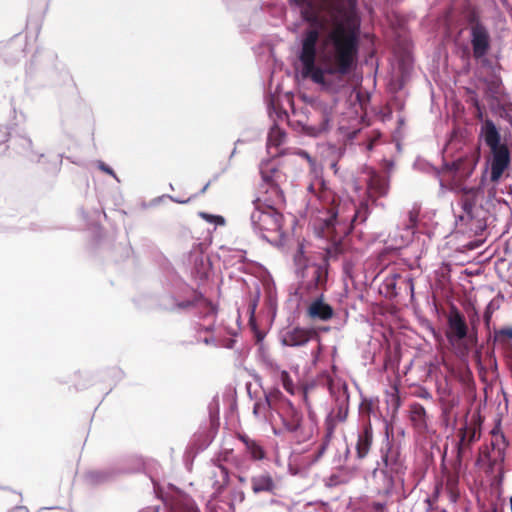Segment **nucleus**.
<instances>
[{
    "label": "nucleus",
    "instance_id": "nucleus-1",
    "mask_svg": "<svg viewBox=\"0 0 512 512\" xmlns=\"http://www.w3.org/2000/svg\"><path fill=\"white\" fill-rule=\"evenodd\" d=\"M319 32L308 28L301 35L297 58L302 75L320 86L323 91L337 93L343 78L354 69L360 50L359 28H346L338 24L328 30L322 41L321 62L316 63Z\"/></svg>",
    "mask_w": 512,
    "mask_h": 512
},
{
    "label": "nucleus",
    "instance_id": "nucleus-2",
    "mask_svg": "<svg viewBox=\"0 0 512 512\" xmlns=\"http://www.w3.org/2000/svg\"><path fill=\"white\" fill-rule=\"evenodd\" d=\"M310 197L306 207L309 223L319 237H329L340 223L364 222L369 214V201L387 194L388 182L385 178L372 173L367 186V198L359 200L357 206L352 201L335 203V195L323 180L316 178L308 187Z\"/></svg>",
    "mask_w": 512,
    "mask_h": 512
},
{
    "label": "nucleus",
    "instance_id": "nucleus-3",
    "mask_svg": "<svg viewBox=\"0 0 512 512\" xmlns=\"http://www.w3.org/2000/svg\"><path fill=\"white\" fill-rule=\"evenodd\" d=\"M260 173L266 185V192L271 197L258 199L255 209L251 213V223L255 231L260 232L262 237L269 242H277L282 237V215L277 211L276 206L283 203L282 191L278 187L280 172L272 161L262 162Z\"/></svg>",
    "mask_w": 512,
    "mask_h": 512
},
{
    "label": "nucleus",
    "instance_id": "nucleus-4",
    "mask_svg": "<svg viewBox=\"0 0 512 512\" xmlns=\"http://www.w3.org/2000/svg\"><path fill=\"white\" fill-rule=\"evenodd\" d=\"M487 56L474 58L480 64L474 71V86L483 93L493 115L506 120L512 128V114L502 101L504 87L501 76Z\"/></svg>",
    "mask_w": 512,
    "mask_h": 512
},
{
    "label": "nucleus",
    "instance_id": "nucleus-5",
    "mask_svg": "<svg viewBox=\"0 0 512 512\" xmlns=\"http://www.w3.org/2000/svg\"><path fill=\"white\" fill-rule=\"evenodd\" d=\"M268 406L275 410L283 424V430L291 433L298 441L311 439L318 432L315 414L309 410L308 417L303 418L292 402L285 398L279 390L266 395Z\"/></svg>",
    "mask_w": 512,
    "mask_h": 512
},
{
    "label": "nucleus",
    "instance_id": "nucleus-6",
    "mask_svg": "<svg viewBox=\"0 0 512 512\" xmlns=\"http://www.w3.org/2000/svg\"><path fill=\"white\" fill-rule=\"evenodd\" d=\"M413 60L409 54L403 55L399 61V69L401 77L393 88L392 96L389 101L381 106L376 112V117L379 118L382 124L388 123L393 114H396V128H402L406 123V115L404 113L405 99L403 97L402 89L405 85V79L409 76L412 70Z\"/></svg>",
    "mask_w": 512,
    "mask_h": 512
},
{
    "label": "nucleus",
    "instance_id": "nucleus-7",
    "mask_svg": "<svg viewBox=\"0 0 512 512\" xmlns=\"http://www.w3.org/2000/svg\"><path fill=\"white\" fill-rule=\"evenodd\" d=\"M479 139L491 151V180L497 182L510 164L508 139L501 135L500 130H481Z\"/></svg>",
    "mask_w": 512,
    "mask_h": 512
},
{
    "label": "nucleus",
    "instance_id": "nucleus-8",
    "mask_svg": "<svg viewBox=\"0 0 512 512\" xmlns=\"http://www.w3.org/2000/svg\"><path fill=\"white\" fill-rule=\"evenodd\" d=\"M465 23L469 32L472 57L480 58L488 55L492 48V37L480 13L476 9H469L465 14Z\"/></svg>",
    "mask_w": 512,
    "mask_h": 512
},
{
    "label": "nucleus",
    "instance_id": "nucleus-9",
    "mask_svg": "<svg viewBox=\"0 0 512 512\" xmlns=\"http://www.w3.org/2000/svg\"><path fill=\"white\" fill-rule=\"evenodd\" d=\"M382 460L384 462L385 469L381 470L379 473L375 471L374 476L383 477V484L380 487V491L385 494H389L394 487L393 474L401 473L403 468L398 448L389 447L387 452L383 455Z\"/></svg>",
    "mask_w": 512,
    "mask_h": 512
},
{
    "label": "nucleus",
    "instance_id": "nucleus-10",
    "mask_svg": "<svg viewBox=\"0 0 512 512\" xmlns=\"http://www.w3.org/2000/svg\"><path fill=\"white\" fill-rule=\"evenodd\" d=\"M314 335V332L311 330H307L304 328H294L288 332H286L282 337V343L286 346H302L306 344L311 337Z\"/></svg>",
    "mask_w": 512,
    "mask_h": 512
},
{
    "label": "nucleus",
    "instance_id": "nucleus-11",
    "mask_svg": "<svg viewBox=\"0 0 512 512\" xmlns=\"http://www.w3.org/2000/svg\"><path fill=\"white\" fill-rule=\"evenodd\" d=\"M333 313L332 307L322 298L313 300L307 309L308 316L314 320L327 321L332 318Z\"/></svg>",
    "mask_w": 512,
    "mask_h": 512
},
{
    "label": "nucleus",
    "instance_id": "nucleus-12",
    "mask_svg": "<svg viewBox=\"0 0 512 512\" xmlns=\"http://www.w3.org/2000/svg\"><path fill=\"white\" fill-rule=\"evenodd\" d=\"M251 488L255 494L262 492L274 494L277 489V483L269 473H261L251 478Z\"/></svg>",
    "mask_w": 512,
    "mask_h": 512
},
{
    "label": "nucleus",
    "instance_id": "nucleus-13",
    "mask_svg": "<svg viewBox=\"0 0 512 512\" xmlns=\"http://www.w3.org/2000/svg\"><path fill=\"white\" fill-rule=\"evenodd\" d=\"M286 141L284 130H270L267 137V151L272 157L284 153L283 145Z\"/></svg>",
    "mask_w": 512,
    "mask_h": 512
},
{
    "label": "nucleus",
    "instance_id": "nucleus-14",
    "mask_svg": "<svg viewBox=\"0 0 512 512\" xmlns=\"http://www.w3.org/2000/svg\"><path fill=\"white\" fill-rule=\"evenodd\" d=\"M467 92L472 95L470 101L471 106L473 108V114L482 123L481 128H498L497 125L491 119L488 118L485 109L479 103L476 92L470 88L467 89Z\"/></svg>",
    "mask_w": 512,
    "mask_h": 512
},
{
    "label": "nucleus",
    "instance_id": "nucleus-15",
    "mask_svg": "<svg viewBox=\"0 0 512 512\" xmlns=\"http://www.w3.org/2000/svg\"><path fill=\"white\" fill-rule=\"evenodd\" d=\"M449 328L448 338L451 343L462 340L467 335V325L459 314L450 317Z\"/></svg>",
    "mask_w": 512,
    "mask_h": 512
},
{
    "label": "nucleus",
    "instance_id": "nucleus-16",
    "mask_svg": "<svg viewBox=\"0 0 512 512\" xmlns=\"http://www.w3.org/2000/svg\"><path fill=\"white\" fill-rule=\"evenodd\" d=\"M372 443V430L369 426H366L363 433L358 437L356 450L358 458H364L367 456Z\"/></svg>",
    "mask_w": 512,
    "mask_h": 512
},
{
    "label": "nucleus",
    "instance_id": "nucleus-17",
    "mask_svg": "<svg viewBox=\"0 0 512 512\" xmlns=\"http://www.w3.org/2000/svg\"><path fill=\"white\" fill-rule=\"evenodd\" d=\"M248 453L254 460H261L264 458L263 449L253 440L242 438Z\"/></svg>",
    "mask_w": 512,
    "mask_h": 512
},
{
    "label": "nucleus",
    "instance_id": "nucleus-18",
    "mask_svg": "<svg viewBox=\"0 0 512 512\" xmlns=\"http://www.w3.org/2000/svg\"><path fill=\"white\" fill-rule=\"evenodd\" d=\"M199 216L204 219L206 222L210 224H214L215 226H223L225 225V219L220 215H213L206 212H200Z\"/></svg>",
    "mask_w": 512,
    "mask_h": 512
},
{
    "label": "nucleus",
    "instance_id": "nucleus-19",
    "mask_svg": "<svg viewBox=\"0 0 512 512\" xmlns=\"http://www.w3.org/2000/svg\"><path fill=\"white\" fill-rule=\"evenodd\" d=\"M280 380L282 382V385H283L284 389L288 393L293 394L294 393V383H293L292 379L290 378L288 372L281 371V373H280Z\"/></svg>",
    "mask_w": 512,
    "mask_h": 512
},
{
    "label": "nucleus",
    "instance_id": "nucleus-20",
    "mask_svg": "<svg viewBox=\"0 0 512 512\" xmlns=\"http://www.w3.org/2000/svg\"><path fill=\"white\" fill-rule=\"evenodd\" d=\"M22 145L23 147H25L27 149V152H26V156L31 160V161H38L39 160V157L41 156L40 154L38 153H34L30 148H31V141L29 139H22Z\"/></svg>",
    "mask_w": 512,
    "mask_h": 512
},
{
    "label": "nucleus",
    "instance_id": "nucleus-21",
    "mask_svg": "<svg viewBox=\"0 0 512 512\" xmlns=\"http://www.w3.org/2000/svg\"><path fill=\"white\" fill-rule=\"evenodd\" d=\"M296 155L299 156L300 158L306 160L310 166L311 171L315 174L317 173L316 164L307 152L301 150V151L297 152Z\"/></svg>",
    "mask_w": 512,
    "mask_h": 512
},
{
    "label": "nucleus",
    "instance_id": "nucleus-22",
    "mask_svg": "<svg viewBox=\"0 0 512 512\" xmlns=\"http://www.w3.org/2000/svg\"><path fill=\"white\" fill-rule=\"evenodd\" d=\"M97 166H98V168H99L101 171H103V172H105V173H107V174L111 175L113 178H115L117 181H119V179H118V177L116 176V174L114 173L113 169H112V168H110L109 166H107L105 163H103L102 161H98V162H97Z\"/></svg>",
    "mask_w": 512,
    "mask_h": 512
},
{
    "label": "nucleus",
    "instance_id": "nucleus-23",
    "mask_svg": "<svg viewBox=\"0 0 512 512\" xmlns=\"http://www.w3.org/2000/svg\"><path fill=\"white\" fill-rule=\"evenodd\" d=\"M291 4H295L298 7L311 6V0H291Z\"/></svg>",
    "mask_w": 512,
    "mask_h": 512
},
{
    "label": "nucleus",
    "instance_id": "nucleus-24",
    "mask_svg": "<svg viewBox=\"0 0 512 512\" xmlns=\"http://www.w3.org/2000/svg\"><path fill=\"white\" fill-rule=\"evenodd\" d=\"M409 220H410V225H408L407 228L409 230H411L416 224V215L413 212L409 213Z\"/></svg>",
    "mask_w": 512,
    "mask_h": 512
},
{
    "label": "nucleus",
    "instance_id": "nucleus-25",
    "mask_svg": "<svg viewBox=\"0 0 512 512\" xmlns=\"http://www.w3.org/2000/svg\"><path fill=\"white\" fill-rule=\"evenodd\" d=\"M414 413L417 414L418 416H422L425 414V410L421 405H417L414 407Z\"/></svg>",
    "mask_w": 512,
    "mask_h": 512
},
{
    "label": "nucleus",
    "instance_id": "nucleus-26",
    "mask_svg": "<svg viewBox=\"0 0 512 512\" xmlns=\"http://www.w3.org/2000/svg\"><path fill=\"white\" fill-rule=\"evenodd\" d=\"M502 335H505L506 337L512 339V328L503 329L501 331Z\"/></svg>",
    "mask_w": 512,
    "mask_h": 512
},
{
    "label": "nucleus",
    "instance_id": "nucleus-27",
    "mask_svg": "<svg viewBox=\"0 0 512 512\" xmlns=\"http://www.w3.org/2000/svg\"><path fill=\"white\" fill-rule=\"evenodd\" d=\"M463 208H464V210L466 211V213H467L468 215H470V213H471V209H472V205H471L470 203L465 202V203L463 204Z\"/></svg>",
    "mask_w": 512,
    "mask_h": 512
},
{
    "label": "nucleus",
    "instance_id": "nucleus-28",
    "mask_svg": "<svg viewBox=\"0 0 512 512\" xmlns=\"http://www.w3.org/2000/svg\"><path fill=\"white\" fill-rule=\"evenodd\" d=\"M457 498H458V495L453 492V491H450L449 493V499L451 502L455 503L457 501Z\"/></svg>",
    "mask_w": 512,
    "mask_h": 512
},
{
    "label": "nucleus",
    "instance_id": "nucleus-29",
    "mask_svg": "<svg viewBox=\"0 0 512 512\" xmlns=\"http://www.w3.org/2000/svg\"><path fill=\"white\" fill-rule=\"evenodd\" d=\"M272 109H273V111H274L276 114H278V111H277L276 107H274V106H273V104L271 103V104H269V105H268V112H269V115H270V116L272 115Z\"/></svg>",
    "mask_w": 512,
    "mask_h": 512
},
{
    "label": "nucleus",
    "instance_id": "nucleus-30",
    "mask_svg": "<svg viewBox=\"0 0 512 512\" xmlns=\"http://www.w3.org/2000/svg\"><path fill=\"white\" fill-rule=\"evenodd\" d=\"M49 59L54 60L55 55L52 52L47 53L46 55Z\"/></svg>",
    "mask_w": 512,
    "mask_h": 512
},
{
    "label": "nucleus",
    "instance_id": "nucleus-31",
    "mask_svg": "<svg viewBox=\"0 0 512 512\" xmlns=\"http://www.w3.org/2000/svg\"><path fill=\"white\" fill-rule=\"evenodd\" d=\"M270 128H273V129H276V128H279V124L277 122H273L272 125L270 126Z\"/></svg>",
    "mask_w": 512,
    "mask_h": 512
},
{
    "label": "nucleus",
    "instance_id": "nucleus-32",
    "mask_svg": "<svg viewBox=\"0 0 512 512\" xmlns=\"http://www.w3.org/2000/svg\"><path fill=\"white\" fill-rule=\"evenodd\" d=\"M61 75H62L64 78H66V77H68V76H69V75H68V72H67L66 70H64V69L61 71Z\"/></svg>",
    "mask_w": 512,
    "mask_h": 512
},
{
    "label": "nucleus",
    "instance_id": "nucleus-33",
    "mask_svg": "<svg viewBox=\"0 0 512 512\" xmlns=\"http://www.w3.org/2000/svg\"><path fill=\"white\" fill-rule=\"evenodd\" d=\"M188 512H199V511L194 507H190Z\"/></svg>",
    "mask_w": 512,
    "mask_h": 512
},
{
    "label": "nucleus",
    "instance_id": "nucleus-34",
    "mask_svg": "<svg viewBox=\"0 0 512 512\" xmlns=\"http://www.w3.org/2000/svg\"><path fill=\"white\" fill-rule=\"evenodd\" d=\"M464 69H465L466 71H468V70L470 69V63H469V62L466 64V66L464 67Z\"/></svg>",
    "mask_w": 512,
    "mask_h": 512
},
{
    "label": "nucleus",
    "instance_id": "nucleus-35",
    "mask_svg": "<svg viewBox=\"0 0 512 512\" xmlns=\"http://www.w3.org/2000/svg\"><path fill=\"white\" fill-rule=\"evenodd\" d=\"M173 201L175 202H178V203H185L186 201H181V200H176V199H173L172 197H170Z\"/></svg>",
    "mask_w": 512,
    "mask_h": 512
},
{
    "label": "nucleus",
    "instance_id": "nucleus-36",
    "mask_svg": "<svg viewBox=\"0 0 512 512\" xmlns=\"http://www.w3.org/2000/svg\"><path fill=\"white\" fill-rule=\"evenodd\" d=\"M37 58H38V55H34L32 62L37 61Z\"/></svg>",
    "mask_w": 512,
    "mask_h": 512
},
{
    "label": "nucleus",
    "instance_id": "nucleus-37",
    "mask_svg": "<svg viewBox=\"0 0 512 512\" xmlns=\"http://www.w3.org/2000/svg\"><path fill=\"white\" fill-rule=\"evenodd\" d=\"M510 507H511V512H512V497L510 498Z\"/></svg>",
    "mask_w": 512,
    "mask_h": 512
},
{
    "label": "nucleus",
    "instance_id": "nucleus-38",
    "mask_svg": "<svg viewBox=\"0 0 512 512\" xmlns=\"http://www.w3.org/2000/svg\"><path fill=\"white\" fill-rule=\"evenodd\" d=\"M239 258H240V259H242V258H243L242 252H239Z\"/></svg>",
    "mask_w": 512,
    "mask_h": 512
},
{
    "label": "nucleus",
    "instance_id": "nucleus-39",
    "mask_svg": "<svg viewBox=\"0 0 512 512\" xmlns=\"http://www.w3.org/2000/svg\"><path fill=\"white\" fill-rule=\"evenodd\" d=\"M205 343L208 344L209 343V340L207 338H205Z\"/></svg>",
    "mask_w": 512,
    "mask_h": 512
},
{
    "label": "nucleus",
    "instance_id": "nucleus-40",
    "mask_svg": "<svg viewBox=\"0 0 512 512\" xmlns=\"http://www.w3.org/2000/svg\"><path fill=\"white\" fill-rule=\"evenodd\" d=\"M274 433H275V434H279L280 432H279V431H277L276 429H274Z\"/></svg>",
    "mask_w": 512,
    "mask_h": 512
}]
</instances>
